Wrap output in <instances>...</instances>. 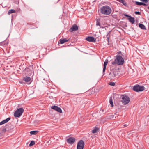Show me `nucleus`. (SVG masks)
Returning <instances> with one entry per match:
<instances>
[{
	"instance_id": "22",
	"label": "nucleus",
	"mask_w": 149,
	"mask_h": 149,
	"mask_svg": "<svg viewBox=\"0 0 149 149\" xmlns=\"http://www.w3.org/2000/svg\"><path fill=\"white\" fill-rule=\"evenodd\" d=\"M109 102L111 104V107H113V100L112 97H110L109 99Z\"/></svg>"
},
{
	"instance_id": "8",
	"label": "nucleus",
	"mask_w": 149,
	"mask_h": 149,
	"mask_svg": "<svg viewBox=\"0 0 149 149\" xmlns=\"http://www.w3.org/2000/svg\"><path fill=\"white\" fill-rule=\"evenodd\" d=\"M51 108L54 110L57 111V112L60 113H62V110L60 107L55 105L51 107Z\"/></svg>"
},
{
	"instance_id": "36",
	"label": "nucleus",
	"mask_w": 149,
	"mask_h": 149,
	"mask_svg": "<svg viewBox=\"0 0 149 149\" xmlns=\"http://www.w3.org/2000/svg\"><path fill=\"white\" fill-rule=\"evenodd\" d=\"M19 3V1L18 0H17V1H16V2H15V3L17 4Z\"/></svg>"
},
{
	"instance_id": "12",
	"label": "nucleus",
	"mask_w": 149,
	"mask_h": 149,
	"mask_svg": "<svg viewBox=\"0 0 149 149\" xmlns=\"http://www.w3.org/2000/svg\"><path fill=\"white\" fill-rule=\"evenodd\" d=\"M25 70L30 73H31L32 72H33V65H31L29 66L28 67H26L25 68Z\"/></svg>"
},
{
	"instance_id": "2",
	"label": "nucleus",
	"mask_w": 149,
	"mask_h": 149,
	"mask_svg": "<svg viewBox=\"0 0 149 149\" xmlns=\"http://www.w3.org/2000/svg\"><path fill=\"white\" fill-rule=\"evenodd\" d=\"M100 11L102 14L108 15L111 14V9L109 6H105L101 7Z\"/></svg>"
},
{
	"instance_id": "6",
	"label": "nucleus",
	"mask_w": 149,
	"mask_h": 149,
	"mask_svg": "<svg viewBox=\"0 0 149 149\" xmlns=\"http://www.w3.org/2000/svg\"><path fill=\"white\" fill-rule=\"evenodd\" d=\"M84 145V141L82 140L79 141L77 144V149H83Z\"/></svg>"
},
{
	"instance_id": "15",
	"label": "nucleus",
	"mask_w": 149,
	"mask_h": 149,
	"mask_svg": "<svg viewBox=\"0 0 149 149\" xmlns=\"http://www.w3.org/2000/svg\"><path fill=\"white\" fill-rule=\"evenodd\" d=\"M70 39H67L66 38H64L63 39H60L59 41L60 44H63L66 42H68L70 40Z\"/></svg>"
},
{
	"instance_id": "23",
	"label": "nucleus",
	"mask_w": 149,
	"mask_h": 149,
	"mask_svg": "<svg viewBox=\"0 0 149 149\" xmlns=\"http://www.w3.org/2000/svg\"><path fill=\"white\" fill-rule=\"evenodd\" d=\"M38 132V131H32L30 132V133L31 135H35Z\"/></svg>"
},
{
	"instance_id": "21",
	"label": "nucleus",
	"mask_w": 149,
	"mask_h": 149,
	"mask_svg": "<svg viewBox=\"0 0 149 149\" xmlns=\"http://www.w3.org/2000/svg\"><path fill=\"white\" fill-rule=\"evenodd\" d=\"M99 130V128L97 127H95L94 129L93 130L92 132L94 134L97 132Z\"/></svg>"
},
{
	"instance_id": "40",
	"label": "nucleus",
	"mask_w": 149,
	"mask_h": 149,
	"mask_svg": "<svg viewBox=\"0 0 149 149\" xmlns=\"http://www.w3.org/2000/svg\"><path fill=\"white\" fill-rule=\"evenodd\" d=\"M123 0H118V1L120 2H121L122 1H123Z\"/></svg>"
},
{
	"instance_id": "37",
	"label": "nucleus",
	"mask_w": 149,
	"mask_h": 149,
	"mask_svg": "<svg viewBox=\"0 0 149 149\" xmlns=\"http://www.w3.org/2000/svg\"><path fill=\"white\" fill-rule=\"evenodd\" d=\"M109 37V33H108L106 35V37Z\"/></svg>"
},
{
	"instance_id": "16",
	"label": "nucleus",
	"mask_w": 149,
	"mask_h": 149,
	"mask_svg": "<svg viewBox=\"0 0 149 149\" xmlns=\"http://www.w3.org/2000/svg\"><path fill=\"white\" fill-rule=\"evenodd\" d=\"M128 19L132 24H134V23L135 22V19L134 17H132L130 16V17L128 18Z\"/></svg>"
},
{
	"instance_id": "27",
	"label": "nucleus",
	"mask_w": 149,
	"mask_h": 149,
	"mask_svg": "<svg viewBox=\"0 0 149 149\" xmlns=\"http://www.w3.org/2000/svg\"><path fill=\"white\" fill-rule=\"evenodd\" d=\"M121 3H123L125 6L126 7L128 6L127 4L125 1L124 0H123V1H122Z\"/></svg>"
},
{
	"instance_id": "28",
	"label": "nucleus",
	"mask_w": 149,
	"mask_h": 149,
	"mask_svg": "<svg viewBox=\"0 0 149 149\" xmlns=\"http://www.w3.org/2000/svg\"><path fill=\"white\" fill-rule=\"evenodd\" d=\"M35 144V141H31L30 143L29 144V146H32L33 145H34Z\"/></svg>"
},
{
	"instance_id": "3",
	"label": "nucleus",
	"mask_w": 149,
	"mask_h": 149,
	"mask_svg": "<svg viewBox=\"0 0 149 149\" xmlns=\"http://www.w3.org/2000/svg\"><path fill=\"white\" fill-rule=\"evenodd\" d=\"M24 111V109L22 108H20L17 109L14 113V116L15 117H20L23 113Z\"/></svg>"
},
{
	"instance_id": "11",
	"label": "nucleus",
	"mask_w": 149,
	"mask_h": 149,
	"mask_svg": "<svg viewBox=\"0 0 149 149\" xmlns=\"http://www.w3.org/2000/svg\"><path fill=\"white\" fill-rule=\"evenodd\" d=\"M108 61L107 59H106L104 61V65H103V75H104L105 74L104 72L105 71V70L106 68V66L108 64Z\"/></svg>"
},
{
	"instance_id": "31",
	"label": "nucleus",
	"mask_w": 149,
	"mask_h": 149,
	"mask_svg": "<svg viewBox=\"0 0 149 149\" xmlns=\"http://www.w3.org/2000/svg\"><path fill=\"white\" fill-rule=\"evenodd\" d=\"M141 1H142L143 2L147 3L148 2V0H140Z\"/></svg>"
},
{
	"instance_id": "10",
	"label": "nucleus",
	"mask_w": 149,
	"mask_h": 149,
	"mask_svg": "<svg viewBox=\"0 0 149 149\" xmlns=\"http://www.w3.org/2000/svg\"><path fill=\"white\" fill-rule=\"evenodd\" d=\"M86 40L88 41L92 42H95L96 41V39L92 36L88 37L86 38Z\"/></svg>"
},
{
	"instance_id": "39",
	"label": "nucleus",
	"mask_w": 149,
	"mask_h": 149,
	"mask_svg": "<svg viewBox=\"0 0 149 149\" xmlns=\"http://www.w3.org/2000/svg\"><path fill=\"white\" fill-rule=\"evenodd\" d=\"M124 126L125 127H126L127 126V125L126 124H125L124 125Z\"/></svg>"
},
{
	"instance_id": "25",
	"label": "nucleus",
	"mask_w": 149,
	"mask_h": 149,
	"mask_svg": "<svg viewBox=\"0 0 149 149\" xmlns=\"http://www.w3.org/2000/svg\"><path fill=\"white\" fill-rule=\"evenodd\" d=\"M114 116L113 115H108L107 116V118L109 119H111L114 118Z\"/></svg>"
},
{
	"instance_id": "20",
	"label": "nucleus",
	"mask_w": 149,
	"mask_h": 149,
	"mask_svg": "<svg viewBox=\"0 0 149 149\" xmlns=\"http://www.w3.org/2000/svg\"><path fill=\"white\" fill-rule=\"evenodd\" d=\"M139 26L140 28H141V29H146L145 26L143 24L139 23Z\"/></svg>"
},
{
	"instance_id": "18",
	"label": "nucleus",
	"mask_w": 149,
	"mask_h": 149,
	"mask_svg": "<svg viewBox=\"0 0 149 149\" xmlns=\"http://www.w3.org/2000/svg\"><path fill=\"white\" fill-rule=\"evenodd\" d=\"M31 78L29 77H27V76L24 77L23 79V80L26 82H28L30 81Z\"/></svg>"
},
{
	"instance_id": "1",
	"label": "nucleus",
	"mask_w": 149,
	"mask_h": 149,
	"mask_svg": "<svg viewBox=\"0 0 149 149\" xmlns=\"http://www.w3.org/2000/svg\"><path fill=\"white\" fill-rule=\"evenodd\" d=\"M114 61L111 62V64L115 65L117 64L118 65H122L124 63V60L121 56L117 55L115 57Z\"/></svg>"
},
{
	"instance_id": "41",
	"label": "nucleus",
	"mask_w": 149,
	"mask_h": 149,
	"mask_svg": "<svg viewBox=\"0 0 149 149\" xmlns=\"http://www.w3.org/2000/svg\"><path fill=\"white\" fill-rule=\"evenodd\" d=\"M148 8L149 9V6L148 7Z\"/></svg>"
},
{
	"instance_id": "30",
	"label": "nucleus",
	"mask_w": 149,
	"mask_h": 149,
	"mask_svg": "<svg viewBox=\"0 0 149 149\" xmlns=\"http://www.w3.org/2000/svg\"><path fill=\"white\" fill-rule=\"evenodd\" d=\"M134 13L136 15H141V13L139 11H135Z\"/></svg>"
},
{
	"instance_id": "32",
	"label": "nucleus",
	"mask_w": 149,
	"mask_h": 149,
	"mask_svg": "<svg viewBox=\"0 0 149 149\" xmlns=\"http://www.w3.org/2000/svg\"><path fill=\"white\" fill-rule=\"evenodd\" d=\"M122 54L121 52L120 51L119 52H117V54Z\"/></svg>"
},
{
	"instance_id": "19",
	"label": "nucleus",
	"mask_w": 149,
	"mask_h": 149,
	"mask_svg": "<svg viewBox=\"0 0 149 149\" xmlns=\"http://www.w3.org/2000/svg\"><path fill=\"white\" fill-rule=\"evenodd\" d=\"M149 123V120L148 119L146 118L144 120V126H147L148 125Z\"/></svg>"
},
{
	"instance_id": "33",
	"label": "nucleus",
	"mask_w": 149,
	"mask_h": 149,
	"mask_svg": "<svg viewBox=\"0 0 149 149\" xmlns=\"http://www.w3.org/2000/svg\"><path fill=\"white\" fill-rule=\"evenodd\" d=\"M2 131L3 132H6V128H3L2 129Z\"/></svg>"
},
{
	"instance_id": "13",
	"label": "nucleus",
	"mask_w": 149,
	"mask_h": 149,
	"mask_svg": "<svg viewBox=\"0 0 149 149\" xmlns=\"http://www.w3.org/2000/svg\"><path fill=\"white\" fill-rule=\"evenodd\" d=\"M111 74H113V76L116 77L118 74V72L117 71L116 69H113L109 73V75Z\"/></svg>"
},
{
	"instance_id": "4",
	"label": "nucleus",
	"mask_w": 149,
	"mask_h": 149,
	"mask_svg": "<svg viewBox=\"0 0 149 149\" xmlns=\"http://www.w3.org/2000/svg\"><path fill=\"white\" fill-rule=\"evenodd\" d=\"M121 102L124 104L125 105L128 103L130 101V99L128 96L124 95L122 96Z\"/></svg>"
},
{
	"instance_id": "9",
	"label": "nucleus",
	"mask_w": 149,
	"mask_h": 149,
	"mask_svg": "<svg viewBox=\"0 0 149 149\" xmlns=\"http://www.w3.org/2000/svg\"><path fill=\"white\" fill-rule=\"evenodd\" d=\"M78 29V27L76 24L73 25L72 27L70 29L69 31L71 32L76 31Z\"/></svg>"
},
{
	"instance_id": "24",
	"label": "nucleus",
	"mask_w": 149,
	"mask_h": 149,
	"mask_svg": "<svg viewBox=\"0 0 149 149\" xmlns=\"http://www.w3.org/2000/svg\"><path fill=\"white\" fill-rule=\"evenodd\" d=\"M15 11L14 10V9H11V10H10L8 12V14L9 15H10V14L12 13H15Z\"/></svg>"
},
{
	"instance_id": "5",
	"label": "nucleus",
	"mask_w": 149,
	"mask_h": 149,
	"mask_svg": "<svg viewBox=\"0 0 149 149\" xmlns=\"http://www.w3.org/2000/svg\"><path fill=\"white\" fill-rule=\"evenodd\" d=\"M133 89L136 92H139L142 91L144 90L145 88L143 86H141L137 84L133 87Z\"/></svg>"
},
{
	"instance_id": "35",
	"label": "nucleus",
	"mask_w": 149,
	"mask_h": 149,
	"mask_svg": "<svg viewBox=\"0 0 149 149\" xmlns=\"http://www.w3.org/2000/svg\"><path fill=\"white\" fill-rule=\"evenodd\" d=\"M107 42H108V43H109V37H107Z\"/></svg>"
},
{
	"instance_id": "14",
	"label": "nucleus",
	"mask_w": 149,
	"mask_h": 149,
	"mask_svg": "<svg viewBox=\"0 0 149 149\" xmlns=\"http://www.w3.org/2000/svg\"><path fill=\"white\" fill-rule=\"evenodd\" d=\"M10 119V118L8 117L0 122V125L3 124L8 122Z\"/></svg>"
},
{
	"instance_id": "7",
	"label": "nucleus",
	"mask_w": 149,
	"mask_h": 149,
	"mask_svg": "<svg viewBox=\"0 0 149 149\" xmlns=\"http://www.w3.org/2000/svg\"><path fill=\"white\" fill-rule=\"evenodd\" d=\"M75 141L74 138L70 137L67 140V142L69 144H73Z\"/></svg>"
},
{
	"instance_id": "17",
	"label": "nucleus",
	"mask_w": 149,
	"mask_h": 149,
	"mask_svg": "<svg viewBox=\"0 0 149 149\" xmlns=\"http://www.w3.org/2000/svg\"><path fill=\"white\" fill-rule=\"evenodd\" d=\"M135 3L136 5L139 6H141V5H143L145 6H147V5L146 4L144 3L143 2L136 1Z\"/></svg>"
},
{
	"instance_id": "26",
	"label": "nucleus",
	"mask_w": 149,
	"mask_h": 149,
	"mask_svg": "<svg viewBox=\"0 0 149 149\" xmlns=\"http://www.w3.org/2000/svg\"><path fill=\"white\" fill-rule=\"evenodd\" d=\"M96 25L97 26H99L100 28H101V26L100 25V19H97V20L96 23Z\"/></svg>"
},
{
	"instance_id": "34",
	"label": "nucleus",
	"mask_w": 149,
	"mask_h": 149,
	"mask_svg": "<svg viewBox=\"0 0 149 149\" xmlns=\"http://www.w3.org/2000/svg\"><path fill=\"white\" fill-rule=\"evenodd\" d=\"M124 15L125 16L127 17H128V18H129L130 17V16H129L128 15H127L126 14H124Z\"/></svg>"
},
{
	"instance_id": "38",
	"label": "nucleus",
	"mask_w": 149,
	"mask_h": 149,
	"mask_svg": "<svg viewBox=\"0 0 149 149\" xmlns=\"http://www.w3.org/2000/svg\"><path fill=\"white\" fill-rule=\"evenodd\" d=\"M110 75H111V77H113V74H110Z\"/></svg>"
},
{
	"instance_id": "29",
	"label": "nucleus",
	"mask_w": 149,
	"mask_h": 149,
	"mask_svg": "<svg viewBox=\"0 0 149 149\" xmlns=\"http://www.w3.org/2000/svg\"><path fill=\"white\" fill-rule=\"evenodd\" d=\"M109 84L110 85H111V86H114L115 85V83H114L113 82H109Z\"/></svg>"
}]
</instances>
